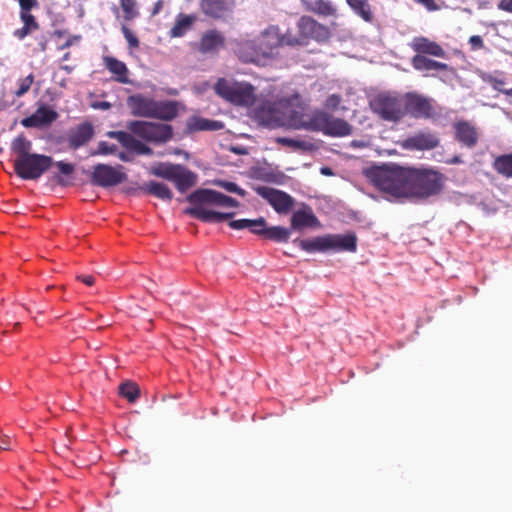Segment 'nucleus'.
<instances>
[{"label":"nucleus","mask_w":512,"mask_h":512,"mask_svg":"<svg viewBox=\"0 0 512 512\" xmlns=\"http://www.w3.org/2000/svg\"><path fill=\"white\" fill-rule=\"evenodd\" d=\"M371 179L381 191L397 199L424 201L439 195L445 176L433 168L392 165L373 170Z\"/></svg>","instance_id":"1"},{"label":"nucleus","mask_w":512,"mask_h":512,"mask_svg":"<svg viewBox=\"0 0 512 512\" xmlns=\"http://www.w3.org/2000/svg\"><path fill=\"white\" fill-rule=\"evenodd\" d=\"M187 201L194 206L185 209V214L207 223H220L231 219L235 213H221L209 210L204 205L209 204L221 207H238L239 205L236 199L211 189H198L187 197Z\"/></svg>","instance_id":"2"},{"label":"nucleus","mask_w":512,"mask_h":512,"mask_svg":"<svg viewBox=\"0 0 512 512\" xmlns=\"http://www.w3.org/2000/svg\"><path fill=\"white\" fill-rule=\"evenodd\" d=\"M127 107L135 117L172 121L178 114L181 104L175 100H155L143 94H134L127 98Z\"/></svg>","instance_id":"3"},{"label":"nucleus","mask_w":512,"mask_h":512,"mask_svg":"<svg viewBox=\"0 0 512 512\" xmlns=\"http://www.w3.org/2000/svg\"><path fill=\"white\" fill-rule=\"evenodd\" d=\"M373 114L383 121L397 123L404 118L405 103L403 96L382 92L369 102Z\"/></svg>","instance_id":"4"},{"label":"nucleus","mask_w":512,"mask_h":512,"mask_svg":"<svg viewBox=\"0 0 512 512\" xmlns=\"http://www.w3.org/2000/svg\"><path fill=\"white\" fill-rule=\"evenodd\" d=\"M217 95L228 102L237 105L250 107L256 102L255 87L247 82H230L226 79H219L215 84Z\"/></svg>","instance_id":"5"},{"label":"nucleus","mask_w":512,"mask_h":512,"mask_svg":"<svg viewBox=\"0 0 512 512\" xmlns=\"http://www.w3.org/2000/svg\"><path fill=\"white\" fill-rule=\"evenodd\" d=\"M298 128L322 132L332 137H344L352 133V126L346 120L336 118L324 111L315 112L308 122Z\"/></svg>","instance_id":"6"},{"label":"nucleus","mask_w":512,"mask_h":512,"mask_svg":"<svg viewBox=\"0 0 512 512\" xmlns=\"http://www.w3.org/2000/svg\"><path fill=\"white\" fill-rule=\"evenodd\" d=\"M54 164L53 158L44 154L31 153L15 158L14 172L22 180H37Z\"/></svg>","instance_id":"7"},{"label":"nucleus","mask_w":512,"mask_h":512,"mask_svg":"<svg viewBox=\"0 0 512 512\" xmlns=\"http://www.w3.org/2000/svg\"><path fill=\"white\" fill-rule=\"evenodd\" d=\"M128 130L135 136L153 143L164 144L173 137V128L169 124L134 120L127 123Z\"/></svg>","instance_id":"8"},{"label":"nucleus","mask_w":512,"mask_h":512,"mask_svg":"<svg viewBox=\"0 0 512 512\" xmlns=\"http://www.w3.org/2000/svg\"><path fill=\"white\" fill-rule=\"evenodd\" d=\"M405 103L404 117L409 114L415 119H431L437 115L434 100L416 92L403 96Z\"/></svg>","instance_id":"9"},{"label":"nucleus","mask_w":512,"mask_h":512,"mask_svg":"<svg viewBox=\"0 0 512 512\" xmlns=\"http://www.w3.org/2000/svg\"><path fill=\"white\" fill-rule=\"evenodd\" d=\"M126 180L127 174L122 165L113 167L107 164H97L93 167L91 182L96 186L109 188L117 186Z\"/></svg>","instance_id":"10"},{"label":"nucleus","mask_w":512,"mask_h":512,"mask_svg":"<svg viewBox=\"0 0 512 512\" xmlns=\"http://www.w3.org/2000/svg\"><path fill=\"white\" fill-rule=\"evenodd\" d=\"M233 51L238 59L243 63L260 64L267 60L263 51L260 50L258 41L240 39L231 42Z\"/></svg>","instance_id":"11"},{"label":"nucleus","mask_w":512,"mask_h":512,"mask_svg":"<svg viewBox=\"0 0 512 512\" xmlns=\"http://www.w3.org/2000/svg\"><path fill=\"white\" fill-rule=\"evenodd\" d=\"M256 192L266 199L278 213L288 212L294 204V200L289 194L271 187L260 186L256 188Z\"/></svg>","instance_id":"12"},{"label":"nucleus","mask_w":512,"mask_h":512,"mask_svg":"<svg viewBox=\"0 0 512 512\" xmlns=\"http://www.w3.org/2000/svg\"><path fill=\"white\" fill-rule=\"evenodd\" d=\"M298 29L303 38L324 41L330 37V30L325 25L309 16H303L298 21Z\"/></svg>","instance_id":"13"},{"label":"nucleus","mask_w":512,"mask_h":512,"mask_svg":"<svg viewBox=\"0 0 512 512\" xmlns=\"http://www.w3.org/2000/svg\"><path fill=\"white\" fill-rule=\"evenodd\" d=\"M225 45V36L217 29L205 31L197 44V50L204 55H215Z\"/></svg>","instance_id":"14"},{"label":"nucleus","mask_w":512,"mask_h":512,"mask_svg":"<svg viewBox=\"0 0 512 512\" xmlns=\"http://www.w3.org/2000/svg\"><path fill=\"white\" fill-rule=\"evenodd\" d=\"M58 117V113L50 106L41 105L36 111L21 120V124L26 128H42L49 126Z\"/></svg>","instance_id":"15"},{"label":"nucleus","mask_w":512,"mask_h":512,"mask_svg":"<svg viewBox=\"0 0 512 512\" xmlns=\"http://www.w3.org/2000/svg\"><path fill=\"white\" fill-rule=\"evenodd\" d=\"M440 143L436 133L428 131H419L408 137L404 142V147L410 150H432Z\"/></svg>","instance_id":"16"},{"label":"nucleus","mask_w":512,"mask_h":512,"mask_svg":"<svg viewBox=\"0 0 512 512\" xmlns=\"http://www.w3.org/2000/svg\"><path fill=\"white\" fill-rule=\"evenodd\" d=\"M257 41L260 45V50L263 51L267 59H270L273 56V51L281 47L279 27L276 25L268 26L261 32Z\"/></svg>","instance_id":"17"},{"label":"nucleus","mask_w":512,"mask_h":512,"mask_svg":"<svg viewBox=\"0 0 512 512\" xmlns=\"http://www.w3.org/2000/svg\"><path fill=\"white\" fill-rule=\"evenodd\" d=\"M108 135L111 138L117 139L121 145L129 151L136 152L139 155H151L153 153V150L149 146L136 139L132 133L125 131H112L109 132Z\"/></svg>","instance_id":"18"},{"label":"nucleus","mask_w":512,"mask_h":512,"mask_svg":"<svg viewBox=\"0 0 512 512\" xmlns=\"http://www.w3.org/2000/svg\"><path fill=\"white\" fill-rule=\"evenodd\" d=\"M234 0H201V11L214 19L222 18L224 15L231 13L234 9Z\"/></svg>","instance_id":"19"},{"label":"nucleus","mask_w":512,"mask_h":512,"mask_svg":"<svg viewBox=\"0 0 512 512\" xmlns=\"http://www.w3.org/2000/svg\"><path fill=\"white\" fill-rule=\"evenodd\" d=\"M410 46L416 55H431L439 58L446 56V52L440 44L424 36L414 37Z\"/></svg>","instance_id":"20"},{"label":"nucleus","mask_w":512,"mask_h":512,"mask_svg":"<svg viewBox=\"0 0 512 512\" xmlns=\"http://www.w3.org/2000/svg\"><path fill=\"white\" fill-rule=\"evenodd\" d=\"M456 139L468 148L476 146L479 135L475 126L467 121H458L454 124Z\"/></svg>","instance_id":"21"},{"label":"nucleus","mask_w":512,"mask_h":512,"mask_svg":"<svg viewBox=\"0 0 512 512\" xmlns=\"http://www.w3.org/2000/svg\"><path fill=\"white\" fill-rule=\"evenodd\" d=\"M329 250L356 252L357 236L354 232L347 234H328Z\"/></svg>","instance_id":"22"},{"label":"nucleus","mask_w":512,"mask_h":512,"mask_svg":"<svg viewBox=\"0 0 512 512\" xmlns=\"http://www.w3.org/2000/svg\"><path fill=\"white\" fill-rule=\"evenodd\" d=\"M94 135L93 126L83 123L72 130L68 135V144L72 149H77L90 141Z\"/></svg>","instance_id":"23"},{"label":"nucleus","mask_w":512,"mask_h":512,"mask_svg":"<svg viewBox=\"0 0 512 512\" xmlns=\"http://www.w3.org/2000/svg\"><path fill=\"white\" fill-rule=\"evenodd\" d=\"M319 224L317 217L310 208L297 210L291 216V230H302L306 227H316Z\"/></svg>","instance_id":"24"},{"label":"nucleus","mask_w":512,"mask_h":512,"mask_svg":"<svg viewBox=\"0 0 512 512\" xmlns=\"http://www.w3.org/2000/svg\"><path fill=\"white\" fill-rule=\"evenodd\" d=\"M300 249L308 253L326 252L329 250L328 234L313 239H295L293 241Z\"/></svg>","instance_id":"25"},{"label":"nucleus","mask_w":512,"mask_h":512,"mask_svg":"<svg viewBox=\"0 0 512 512\" xmlns=\"http://www.w3.org/2000/svg\"><path fill=\"white\" fill-rule=\"evenodd\" d=\"M187 130L189 132L198 131H217L224 127L220 121H214L199 116H192L187 120Z\"/></svg>","instance_id":"26"},{"label":"nucleus","mask_w":512,"mask_h":512,"mask_svg":"<svg viewBox=\"0 0 512 512\" xmlns=\"http://www.w3.org/2000/svg\"><path fill=\"white\" fill-rule=\"evenodd\" d=\"M196 21L197 16L195 14L187 15L184 13H179L176 16L175 23L171 28L169 35L172 38L184 36L192 28Z\"/></svg>","instance_id":"27"},{"label":"nucleus","mask_w":512,"mask_h":512,"mask_svg":"<svg viewBox=\"0 0 512 512\" xmlns=\"http://www.w3.org/2000/svg\"><path fill=\"white\" fill-rule=\"evenodd\" d=\"M105 67L112 73L115 77L114 79L122 84H126L129 82L128 79V69L124 62L116 59L112 56H105L103 58Z\"/></svg>","instance_id":"28"},{"label":"nucleus","mask_w":512,"mask_h":512,"mask_svg":"<svg viewBox=\"0 0 512 512\" xmlns=\"http://www.w3.org/2000/svg\"><path fill=\"white\" fill-rule=\"evenodd\" d=\"M411 64L413 68L417 71H446L448 70V65L446 63L438 62L427 58L423 55H415L411 60Z\"/></svg>","instance_id":"29"},{"label":"nucleus","mask_w":512,"mask_h":512,"mask_svg":"<svg viewBox=\"0 0 512 512\" xmlns=\"http://www.w3.org/2000/svg\"><path fill=\"white\" fill-rule=\"evenodd\" d=\"M304 7L307 11L317 15L329 17L336 15V7L327 0L304 1Z\"/></svg>","instance_id":"30"},{"label":"nucleus","mask_w":512,"mask_h":512,"mask_svg":"<svg viewBox=\"0 0 512 512\" xmlns=\"http://www.w3.org/2000/svg\"><path fill=\"white\" fill-rule=\"evenodd\" d=\"M172 182L180 192H185L196 184L197 176L181 166Z\"/></svg>","instance_id":"31"},{"label":"nucleus","mask_w":512,"mask_h":512,"mask_svg":"<svg viewBox=\"0 0 512 512\" xmlns=\"http://www.w3.org/2000/svg\"><path fill=\"white\" fill-rule=\"evenodd\" d=\"M142 190L162 200L170 201L173 197L169 187L160 182L150 181L142 187Z\"/></svg>","instance_id":"32"},{"label":"nucleus","mask_w":512,"mask_h":512,"mask_svg":"<svg viewBox=\"0 0 512 512\" xmlns=\"http://www.w3.org/2000/svg\"><path fill=\"white\" fill-rule=\"evenodd\" d=\"M493 169L506 178H512V153L496 157L493 162Z\"/></svg>","instance_id":"33"},{"label":"nucleus","mask_w":512,"mask_h":512,"mask_svg":"<svg viewBox=\"0 0 512 512\" xmlns=\"http://www.w3.org/2000/svg\"><path fill=\"white\" fill-rule=\"evenodd\" d=\"M32 143L24 135L17 136L11 143V150L16 154V158H23L31 154Z\"/></svg>","instance_id":"34"},{"label":"nucleus","mask_w":512,"mask_h":512,"mask_svg":"<svg viewBox=\"0 0 512 512\" xmlns=\"http://www.w3.org/2000/svg\"><path fill=\"white\" fill-rule=\"evenodd\" d=\"M180 167L181 165L159 163L157 166L152 168L151 173L157 177L173 181Z\"/></svg>","instance_id":"35"},{"label":"nucleus","mask_w":512,"mask_h":512,"mask_svg":"<svg viewBox=\"0 0 512 512\" xmlns=\"http://www.w3.org/2000/svg\"><path fill=\"white\" fill-rule=\"evenodd\" d=\"M291 228L273 226L267 228L264 238L275 242H287L290 238Z\"/></svg>","instance_id":"36"},{"label":"nucleus","mask_w":512,"mask_h":512,"mask_svg":"<svg viewBox=\"0 0 512 512\" xmlns=\"http://www.w3.org/2000/svg\"><path fill=\"white\" fill-rule=\"evenodd\" d=\"M483 82L489 84L493 89L504 94L506 89L503 88L505 85V75L503 72L496 71L495 73H481L480 75Z\"/></svg>","instance_id":"37"},{"label":"nucleus","mask_w":512,"mask_h":512,"mask_svg":"<svg viewBox=\"0 0 512 512\" xmlns=\"http://www.w3.org/2000/svg\"><path fill=\"white\" fill-rule=\"evenodd\" d=\"M275 142L280 145L287 146V147L297 149V150H302V151H310L313 149V146H314L311 142L287 138V137H277L275 139Z\"/></svg>","instance_id":"38"},{"label":"nucleus","mask_w":512,"mask_h":512,"mask_svg":"<svg viewBox=\"0 0 512 512\" xmlns=\"http://www.w3.org/2000/svg\"><path fill=\"white\" fill-rule=\"evenodd\" d=\"M347 3L365 21H371L372 13L368 0H347Z\"/></svg>","instance_id":"39"},{"label":"nucleus","mask_w":512,"mask_h":512,"mask_svg":"<svg viewBox=\"0 0 512 512\" xmlns=\"http://www.w3.org/2000/svg\"><path fill=\"white\" fill-rule=\"evenodd\" d=\"M119 393L130 403H134L140 396V389L134 382H126L119 386Z\"/></svg>","instance_id":"40"},{"label":"nucleus","mask_w":512,"mask_h":512,"mask_svg":"<svg viewBox=\"0 0 512 512\" xmlns=\"http://www.w3.org/2000/svg\"><path fill=\"white\" fill-rule=\"evenodd\" d=\"M120 6L124 13V19L131 21L138 17L139 12L136 8V0H120Z\"/></svg>","instance_id":"41"},{"label":"nucleus","mask_w":512,"mask_h":512,"mask_svg":"<svg viewBox=\"0 0 512 512\" xmlns=\"http://www.w3.org/2000/svg\"><path fill=\"white\" fill-rule=\"evenodd\" d=\"M249 230L251 233L258 236H262L264 238L265 231L267 230L265 219L263 217H260L255 220H251Z\"/></svg>","instance_id":"42"},{"label":"nucleus","mask_w":512,"mask_h":512,"mask_svg":"<svg viewBox=\"0 0 512 512\" xmlns=\"http://www.w3.org/2000/svg\"><path fill=\"white\" fill-rule=\"evenodd\" d=\"M33 81V74H29L27 77L20 79L18 82V89L15 91V95L17 97H21L24 94H26L29 91L31 85L33 84Z\"/></svg>","instance_id":"43"},{"label":"nucleus","mask_w":512,"mask_h":512,"mask_svg":"<svg viewBox=\"0 0 512 512\" xmlns=\"http://www.w3.org/2000/svg\"><path fill=\"white\" fill-rule=\"evenodd\" d=\"M303 37H297L292 35L291 33L287 32L286 34L280 33V41H281V47L282 46H297L303 44Z\"/></svg>","instance_id":"44"},{"label":"nucleus","mask_w":512,"mask_h":512,"mask_svg":"<svg viewBox=\"0 0 512 512\" xmlns=\"http://www.w3.org/2000/svg\"><path fill=\"white\" fill-rule=\"evenodd\" d=\"M216 184L227 192L238 194L239 196H245L246 192L240 188L236 183L230 181H217Z\"/></svg>","instance_id":"45"},{"label":"nucleus","mask_w":512,"mask_h":512,"mask_svg":"<svg viewBox=\"0 0 512 512\" xmlns=\"http://www.w3.org/2000/svg\"><path fill=\"white\" fill-rule=\"evenodd\" d=\"M116 150V145L110 144L106 141H101L98 144L97 150L93 151L91 155H108L115 153Z\"/></svg>","instance_id":"46"},{"label":"nucleus","mask_w":512,"mask_h":512,"mask_svg":"<svg viewBox=\"0 0 512 512\" xmlns=\"http://www.w3.org/2000/svg\"><path fill=\"white\" fill-rule=\"evenodd\" d=\"M20 19L24 26L29 27L33 31L39 28L38 22L36 21L34 15H32L30 12H20Z\"/></svg>","instance_id":"47"},{"label":"nucleus","mask_w":512,"mask_h":512,"mask_svg":"<svg viewBox=\"0 0 512 512\" xmlns=\"http://www.w3.org/2000/svg\"><path fill=\"white\" fill-rule=\"evenodd\" d=\"M122 33L126 39V41L128 42V45L129 47L131 48H138L139 47V40L138 38L131 32V30L123 25L122 28Z\"/></svg>","instance_id":"48"},{"label":"nucleus","mask_w":512,"mask_h":512,"mask_svg":"<svg viewBox=\"0 0 512 512\" xmlns=\"http://www.w3.org/2000/svg\"><path fill=\"white\" fill-rule=\"evenodd\" d=\"M342 102V97L339 94H331L325 101V107L329 110H337Z\"/></svg>","instance_id":"49"},{"label":"nucleus","mask_w":512,"mask_h":512,"mask_svg":"<svg viewBox=\"0 0 512 512\" xmlns=\"http://www.w3.org/2000/svg\"><path fill=\"white\" fill-rule=\"evenodd\" d=\"M251 224L250 219H239V220H231L229 222V227L234 230H242V229H249V226Z\"/></svg>","instance_id":"50"},{"label":"nucleus","mask_w":512,"mask_h":512,"mask_svg":"<svg viewBox=\"0 0 512 512\" xmlns=\"http://www.w3.org/2000/svg\"><path fill=\"white\" fill-rule=\"evenodd\" d=\"M20 12H30L32 8L37 7V0H18Z\"/></svg>","instance_id":"51"},{"label":"nucleus","mask_w":512,"mask_h":512,"mask_svg":"<svg viewBox=\"0 0 512 512\" xmlns=\"http://www.w3.org/2000/svg\"><path fill=\"white\" fill-rule=\"evenodd\" d=\"M56 166L63 175H71L74 172V166L71 163L59 161L56 162Z\"/></svg>","instance_id":"52"},{"label":"nucleus","mask_w":512,"mask_h":512,"mask_svg":"<svg viewBox=\"0 0 512 512\" xmlns=\"http://www.w3.org/2000/svg\"><path fill=\"white\" fill-rule=\"evenodd\" d=\"M469 44L472 50H480L484 47L483 39L479 35H473L469 38Z\"/></svg>","instance_id":"53"},{"label":"nucleus","mask_w":512,"mask_h":512,"mask_svg":"<svg viewBox=\"0 0 512 512\" xmlns=\"http://www.w3.org/2000/svg\"><path fill=\"white\" fill-rule=\"evenodd\" d=\"M31 32H33L32 29H30L27 26H22L20 29H16L14 31V36L18 38L19 40L24 39L27 35H29Z\"/></svg>","instance_id":"54"},{"label":"nucleus","mask_w":512,"mask_h":512,"mask_svg":"<svg viewBox=\"0 0 512 512\" xmlns=\"http://www.w3.org/2000/svg\"><path fill=\"white\" fill-rule=\"evenodd\" d=\"M93 109L108 110L112 107V104L107 101H95L91 104Z\"/></svg>","instance_id":"55"},{"label":"nucleus","mask_w":512,"mask_h":512,"mask_svg":"<svg viewBox=\"0 0 512 512\" xmlns=\"http://www.w3.org/2000/svg\"><path fill=\"white\" fill-rule=\"evenodd\" d=\"M419 3L429 11H436L439 9V6L436 4L435 0H419Z\"/></svg>","instance_id":"56"},{"label":"nucleus","mask_w":512,"mask_h":512,"mask_svg":"<svg viewBox=\"0 0 512 512\" xmlns=\"http://www.w3.org/2000/svg\"><path fill=\"white\" fill-rule=\"evenodd\" d=\"M76 278L87 286H92L95 283V278L92 275H78Z\"/></svg>","instance_id":"57"},{"label":"nucleus","mask_w":512,"mask_h":512,"mask_svg":"<svg viewBox=\"0 0 512 512\" xmlns=\"http://www.w3.org/2000/svg\"><path fill=\"white\" fill-rule=\"evenodd\" d=\"M500 10L512 13V0H501L498 4Z\"/></svg>","instance_id":"58"},{"label":"nucleus","mask_w":512,"mask_h":512,"mask_svg":"<svg viewBox=\"0 0 512 512\" xmlns=\"http://www.w3.org/2000/svg\"><path fill=\"white\" fill-rule=\"evenodd\" d=\"M80 40V36L74 35L69 37L61 46H59V49H66L72 46L75 42Z\"/></svg>","instance_id":"59"},{"label":"nucleus","mask_w":512,"mask_h":512,"mask_svg":"<svg viewBox=\"0 0 512 512\" xmlns=\"http://www.w3.org/2000/svg\"><path fill=\"white\" fill-rule=\"evenodd\" d=\"M48 45V39L46 36H41L38 40V48L40 52H45Z\"/></svg>","instance_id":"60"},{"label":"nucleus","mask_w":512,"mask_h":512,"mask_svg":"<svg viewBox=\"0 0 512 512\" xmlns=\"http://www.w3.org/2000/svg\"><path fill=\"white\" fill-rule=\"evenodd\" d=\"M9 441H10L9 437L8 436H4L0 440V449H2V450H9L10 449Z\"/></svg>","instance_id":"61"},{"label":"nucleus","mask_w":512,"mask_h":512,"mask_svg":"<svg viewBox=\"0 0 512 512\" xmlns=\"http://www.w3.org/2000/svg\"><path fill=\"white\" fill-rule=\"evenodd\" d=\"M320 172L324 176H333L334 175L333 170L327 166L321 167Z\"/></svg>","instance_id":"62"},{"label":"nucleus","mask_w":512,"mask_h":512,"mask_svg":"<svg viewBox=\"0 0 512 512\" xmlns=\"http://www.w3.org/2000/svg\"><path fill=\"white\" fill-rule=\"evenodd\" d=\"M163 3L161 0L157 1L154 5L152 14H157L162 9Z\"/></svg>","instance_id":"63"},{"label":"nucleus","mask_w":512,"mask_h":512,"mask_svg":"<svg viewBox=\"0 0 512 512\" xmlns=\"http://www.w3.org/2000/svg\"><path fill=\"white\" fill-rule=\"evenodd\" d=\"M448 164H460L462 163V160L460 158V156H454L453 158L449 159L447 161Z\"/></svg>","instance_id":"64"}]
</instances>
